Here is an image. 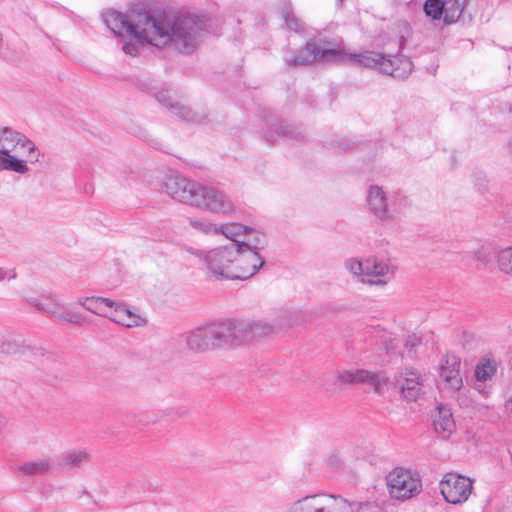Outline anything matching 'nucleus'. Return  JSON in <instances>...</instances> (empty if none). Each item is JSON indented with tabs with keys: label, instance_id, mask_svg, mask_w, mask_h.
<instances>
[{
	"label": "nucleus",
	"instance_id": "nucleus-1",
	"mask_svg": "<svg viewBox=\"0 0 512 512\" xmlns=\"http://www.w3.org/2000/svg\"><path fill=\"white\" fill-rule=\"evenodd\" d=\"M103 20L115 35L128 38L123 40L122 50L132 57L146 44L190 52L206 26L202 18L190 14L139 12L129 19L118 11L109 10L103 14Z\"/></svg>",
	"mask_w": 512,
	"mask_h": 512
},
{
	"label": "nucleus",
	"instance_id": "nucleus-2",
	"mask_svg": "<svg viewBox=\"0 0 512 512\" xmlns=\"http://www.w3.org/2000/svg\"><path fill=\"white\" fill-rule=\"evenodd\" d=\"M345 59L367 68H377L382 73L396 79L407 78L413 70V63L407 57L388 58L383 54L371 51L348 54L341 43L324 39H310L303 49L285 56V62L290 67L306 66L314 61L331 63Z\"/></svg>",
	"mask_w": 512,
	"mask_h": 512
},
{
	"label": "nucleus",
	"instance_id": "nucleus-3",
	"mask_svg": "<svg viewBox=\"0 0 512 512\" xmlns=\"http://www.w3.org/2000/svg\"><path fill=\"white\" fill-rule=\"evenodd\" d=\"M43 154L37 145L23 133L10 127L0 128V172L20 176L30 173V164L39 163Z\"/></svg>",
	"mask_w": 512,
	"mask_h": 512
},
{
	"label": "nucleus",
	"instance_id": "nucleus-4",
	"mask_svg": "<svg viewBox=\"0 0 512 512\" xmlns=\"http://www.w3.org/2000/svg\"><path fill=\"white\" fill-rule=\"evenodd\" d=\"M361 504L350 502L341 495L318 493L293 502L289 512H356Z\"/></svg>",
	"mask_w": 512,
	"mask_h": 512
},
{
	"label": "nucleus",
	"instance_id": "nucleus-5",
	"mask_svg": "<svg viewBox=\"0 0 512 512\" xmlns=\"http://www.w3.org/2000/svg\"><path fill=\"white\" fill-rule=\"evenodd\" d=\"M236 244H226L207 250L203 267L207 275L217 281L233 280Z\"/></svg>",
	"mask_w": 512,
	"mask_h": 512
},
{
	"label": "nucleus",
	"instance_id": "nucleus-6",
	"mask_svg": "<svg viewBox=\"0 0 512 512\" xmlns=\"http://www.w3.org/2000/svg\"><path fill=\"white\" fill-rule=\"evenodd\" d=\"M189 206L211 214H228L233 211V203L223 191L198 182Z\"/></svg>",
	"mask_w": 512,
	"mask_h": 512
},
{
	"label": "nucleus",
	"instance_id": "nucleus-7",
	"mask_svg": "<svg viewBox=\"0 0 512 512\" xmlns=\"http://www.w3.org/2000/svg\"><path fill=\"white\" fill-rule=\"evenodd\" d=\"M387 485L391 497L399 500L409 499L419 494L422 489L418 472L402 467L394 468L388 474Z\"/></svg>",
	"mask_w": 512,
	"mask_h": 512
},
{
	"label": "nucleus",
	"instance_id": "nucleus-8",
	"mask_svg": "<svg viewBox=\"0 0 512 512\" xmlns=\"http://www.w3.org/2000/svg\"><path fill=\"white\" fill-rule=\"evenodd\" d=\"M473 484L474 480L467 476L448 472L441 479L439 488L447 503L459 505L469 499Z\"/></svg>",
	"mask_w": 512,
	"mask_h": 512
},
{
	"label": "nucleus",
	"instance_id": "nucleus-9",
	"mask_svg": "<svg viewBox=\"0 0 512 512\" xmlns=\"http://www.w3.org/2000/svg\"><path fill=\"white\" fill-rule=\"evenodd\" d=\"M259 240L254 245L239 247L236 244L234 256L233 280H245L254 276L263 266L264 260L257 252Z\"/></svg>",
	"mask_w": 512,
	"mask_h": 512
},
{
	"label": "nucleus",
	"instance_id": "nucleus-10",
	"mask_svg": "<svg viewBox=\"0 0 512 512\" xmlns=\"http://www.w3.org/2000/svg\"><path fill=\"white\" fill-rule=\"evenodd\" d=\"M235 345H241L273 334L276 326L265 320H232Z\"/></svg>",
	"mask_w": 512,
	"mask_h": 512
},
{
	"label": "nucleus",
	"instance_id": "nucleus-11",
	"mask_svg": "<svg viewBox=\"0 0 512 512\" xmlns=\"http://www.w3.org/2000/svg\"><path fill=\"white\" fill-rule=\"evenodd\" d=\"M29 303L62 323L81 324L84 320L83 316L71 311L63 299L56 294H49L41 301L31 299Z\"/></svg>",
	"mask_w": 512,
	"mask_h": 512
},
{
	"label": "nucleus",
	"instance_id": "nucleus-12",
	"mask_svg": "<svg viewBox=\"0 0 512 512\" xmlns=\"http://www.w3.org/2000/svg\"><path fill=\"white\" fill-rule=\"evenodd\" d=\"M197 182L188 180L181 174L170 171L165 175L162 189L173 200L189 205Z\"/></svg>",
	"mask_w": 512,
	"mask_h": 512
},
{
	"label": "nucleus",
	"instance_id": "nucleus-13",
	"mask_svg": "<svg viewBox=\"0 0 512 512\" xmlns=\"http://www.w3.org/2000/svg\"><path fill=\"white\" fill-rule=\"evenodd\" d=\"M365 265V285L384 287L395 277L396 266L389 260L369 257Z\"/></svg>",
	"mask_w": 512,
	"mask_h": 512
},
{
	"label": "nucleus",
	"instance_id": "nucleus-14",
	"mask_svg": "<svg viewBox=\"0 0 512 512\" xmlns=\"http://www.w3.org/2000/svg\"><path fill=\"white\" fill-rule=\"evenodd\" d=\"M201 329L207 351L235 345L232 320L212 323Z\"/></svg>",
	"mask_w": 512,
	"mask_h": 512
},
{
	"label": "nucleus",
	"instance_id": "nucleus-15",
	"mask_svg": "<svg viewBox=\"0 0 512 512\" xmlns=\"http://www.w3.org/2000/svg\"><path fill=\"white\" fill-rule=\"evenodd\" d=\"M366 202L368 210L382 221H392L391 211L387 192L379 185H370L367 189Z\"/></svg>",
	"mask_w": 512,
	"mask_h": 512
},
{
	"label": "nucleus",
	"instance_id": "nucleus-16",
	"mask_svg": "<svg viewBox=\"0 0 512 512\" xmlns=\"http://www.w3.org/2000/svg\"><path fill=\"white\" fill-rule=\"evenodd\" d=\"M336 379L338 382L344 384L365 383L377 392L381 391L382 387L386 384V378L384 376L365 369H348L339 371L336 374Z\"/></svg>",
	"mask_w": 512,
	"mask_h": 512
},
{
	"label": "nucleus",
	"instance_id": "nucleus-17",
	"mask_svg": "<svg viewBox=\"0 0 512 512\" xmlns=\"http://www.w3.org/2000/svg\"><path fill=\"white\" fill-rule=\"evenodd\" d=\"M423 376L415 369L407 368L396 377V385L407 400H416L424 386Z\"/></svg>",
	"mask_w": 512,
	"mask_h": 512
},
{
	"label": "nucleus",
	"instance_id": "nucleus-18",
	"mask_svg": "<svg viewBox=\"0 0 512 512\" xmlns=\"http://www.w3.org/2000/svg\"><path fill=\"white\" fill-rule=\"evenodd\" d=\"M217 235H224L230 240L229 244H237L239 247L254 245L255 232L251 228L239 223L217 225Z\"/></svg>",
	"mask_w": 512,
	"mask_h": 512
},
{
	"label": "nucleus",
	"instance_id": "nucleus-19",
	"mask_svg": "<svg viewBox=\"0 0 512 512\" xmlns=\"http://www.w3.org/2000/svg\"><path fill=\"white\" fill-rule=\"evenodd\" d=\"M460 364V359L455 355H448L441 362L440 377L453 391L459 390L463 385Z\"/></svg>",
	"mask_w": 512,
	"mask_h": 512
},
{
	"label": "nucleus",
	"instance_id": "nucleus-20",
	"mask_svg": "<svg viewBox=\"0 0 512 512\" xmlns=\"http://www.w3.org/2000/svg\"><path fill=\"white\" fill-rule=\"evenodd\" d=\"M108 318L117 324L127 328L139 327L145 323V320L138 314L132 312L124 304L113 301Z\"/></svg>",
	"mask_w": 512,
	"mask_h": 512
},
{
	"label": "nucleus",
	"instance_id": "nucleus-21",
	"mask_svg": "<svg viewBox=\"0 0 512 512\" xmlns=\"http://www.w3.org/2000/svg\"><path fill=\"white\" fill-rule=\"evenodd\" d=\"M158 101L169 108L171 112L179 118L186 121H198V115L191 111V109L179 101L174 100L170 91H162L157 94Z\"/></svg>",
	"mask_w": 512,
	"mask_h": 512
},
{
	"label": "nucleus",
	"instance_id": "nucleus-22",
	"mask_svg": "<svg viewBox=\"0 0 512 512\" xmlns=\"http://www.w3.org/2000/svg\"><path fill=\"white\" fill-rule=\"evenodd\" d=\"M433 425L438 434L444 438L448 437L455 429V422L450 409L439 406L433 415Z\"/></svg>",
	"mask_w": 512,
	"mask_h": 512
},
{
	"label": "nucleus",
	"instance_id": "nucleus-23",
	"mask_svg": "<svg viewBox=\"0 0 512 512\" xmlns=\"http://www.w3.org/2000/svg\"><path fill=\"white\" fill-rule=\"evenodd\" d=\"M78 304L87 311L108 318L111 307L113 306V300L103 297H85L80 298Z\"/></svg>",
	"mask_w": 512,
	"mask_h": 512
},
{
	"label": "nucleus",
	"instance_id": "nucleus-24",
	"mask_svg": "<svg viewBox=\"0 0 512 512\" xmlns=\"http://www.w3.org/2000/svg\"><path fill=\"white\" fill-rule=\"evenodd\" d=\"M51 467L49 460L36 459L19 464L15 471L21 476H36L46 473Z\"/></svg>",
	"mask_w": 512,
	"mask_h": 512
},
{
	"label": "nucleus",
	"instance_id": "nucleus-25",
	"mask_svg": "<svg viewBox=\"0 0 512 512\" xmlns=\"http://www.w3.org/2000/svg\"><path fill=\"white\" fill-rule=\"evenodd\" d=\"M467 0H443L444 20L454 23L461 16Z\"/></svg>",
	"mask_w": 512,
	"mask_h": 512
},
{
	"label": "nucleus",
	"instance_id": "nucleus-26",
	"mask_svg": "<svg viewBox=\"0 0 512 512\" xmlns=\"http://www.w3.org/2000/svg\"><path fill=\"white\" fill-rule=\"evenodd\" d=\"M366 259L349 258L344 262L345 269L351 274L352 278L362 284H365Z\"/></svg>",
	"mask_w": 512,
	"mask_h": 512
},
{
	"label": "nucleus",
	"instance_id": "nucleus-27",
	"mask_svg": "<svg viewBox=\"0 0 512 512\" xmlns=\"http://www.w3.org/2000/svg\"><path fill=\"white\" fill-rule=\"evenodd\" d=\"M496 263L500 272L512 278V245L497 251Z\"/></svg>",
	"mask_w": 512,
	"mask_h": 512
},
{
	"label": "nucleus",
	"instance_id": "nucleus-28",
	"mask_svg": "<svg viewBox=\"0 0 512 512\" xmlns=\"http://www.w3.org/2000/svg\"><path fill=\"white\" fill-rule=\"evenodd\" d=\"M186 222L191 229L198 233L204 235H217V224L210 220L188 217Z\"/></svg>",
	"mask_w": 512,
	"mask_h": 512
},
{
	"label": "nucleus",
	"instance_id": "nucleus-29",
	"mask_svg": "<svg viewBox=\"0 0 512 512\" xmlns=\"http://www.w3.org/2000/svg\"><path fill=\"white\" fill-rule=\"evenodd\" d=\"M186 344L193 351H207L201 327L186 334Z\"/></svg>",
	"mask_w": 512,
	"mask_h": 512
},
{
	"label": "nucleus",
	"instance_id": "nucleus-30",
	"mask_svg": "<svg viewBox=\"0 0 512 512\" xmlns=\"http://www.w3.org/2000/svg\"><path fill=\"white\" fill-rule=\"evenodd\" d=\"M88 460V453L84 450H73L63 456L64 465L80 466Z\"/></svg>",
	"mask_w": 512,
	"mask_h": 512
},
{
	"label": "nucleus",
	"instance_id": "nucleus-31",
	"mask_svg": "<svg viewBox=\"0 0 512 512\" xmlns=\"http://www.w3.org/2000/svg\"><path fill=\"white\" fill-rule=\"evenodd\" d=\"M495 254L497 253L495 252V248L492 244H484L475 250L474 258L483 264H488L491 262L492 257Z\"/></svg>",
	"mask_w": 512,
	"mask_h": 512
},
{
	"label": "nucleus",
	"instance_id": "nucleus-32",
	"mask_svg": "<svg viewBox=\"0 0 512 512\" xmlns=\"http://www.w3.org/2000/svg\"><path fill=\"white\" fill-rule=\"evenodd\" d=\"M424 11L432 19H439L444 14L443 0H427L424 4Z\"/></svg>",
	"mask_w": 512,
	"mask_h": 512
},
{
	"label": "nucleus",
	"instance_id": "nucleus-33",
	"mask_svg": "<svg viewBox=\"0 0 512 512\" xmlns=\"http://www.w3.org/2000/svg\"><path fill=\"white\" fill-rule=\"evenodd\" d=\"M495 371V365L492 362L487 361L485 363L479 364L476 367L475 376L479 381H486L491 378Z\"/></svg>",
	"mask_w": 512,
	"mask_h": 512
},
{
	"label": "nucleus",
	"instance_id": "nucleus-34",
	"mask_svg": "<svg viewBox=\"0 0 512 512\" xmlns=\"http://www.w3.org/2000/svg\"><path fill=\"white\" fill-rule=\"evenodd\" d=\"M285 21L290 30L295 32L301 31L302 23L293 13H287L285 16Z\"/></svg>",
	"mask_w": 512,
	"mask_h": 512
},
{
	"label": "nucleus",
	"instance_id": "nucleus-35",
	"mask_svg": "<svg viewBox=\"0 0 512 512\" xmlns=\"http://www.w3.org/2000/svg\"><path fill=\"white\" fill-rule=\"evenodd\" d=\"M421 344V339L417 335H410L407 337L405 342V348L408 353H412Z\"/></svg>",
	"mask_w": 512,
	"mask_h": 512
},
{
	"label": "nucleus",
	"instance_id": "nucleus-36",
	"mask_svg": "<svg viewBox=\"0 0 512 512\" xmlns=\"http://www.w3.org/2000/svg\"><path fill=\"white\" fill-rule=\"evenodd\" d=\"M183 251L198 258L202 264L204 262V259H205L206 253H207V250H201V249L194 248L192 246H186V245L183 247Z\"/></svg>",
	"mask_w": 512,
	"mask_h": 512
},
{
	"label": "nucleus",
	"instance_id": "nucleus-37",
	"mask_svg": "<svg viewBox=\"0 0 512 512\" xmlns=\"http://www.w3.org/2000/svg\"><path fill=\"white\" fill-rule=\"evenodd\" d=\"M7 424L6 418L0 414V431L5 428Z\"/></svg>",
	"mask_w": 512,
	"mask_h": 512
},
{
	"label": "nucleus",
	"instance_id": "nucleus-38",
	"mask_svg": "<svg viewBox=\"0 0 512 512\" xmlns=\"http://www.w3.org/2000/svg\"><path fill=\"white\" fill-rule=\"evenodd\" d=\"M282 130H283V131H282V134H283V135H290V134H291V129H290V127H283V128H282Z\"/></svg>",
	"mask_w": 512,
	"mask_h": 512
},
{
	"label": "nucleus",
	"instance_id": "nucleus-39",
	"mask_svg": "<svg viewBox=\"0 0 512 512\" xmlns=\"http://www.w3.org/2000/svg\"><path fill=\"white\" fill-rule=\"evenodd\" d=\"M6 271H4L2 268H0V281H2L5 278Z\"/></svg>",
	"mask_w": 512,
	"mask_h": 512
},
{
	"label": "nucleus",
	"instance_id": "nucleus-40",
	"mask_svg": "<svg viewBox=\"0 0 512 512\" xmlns=\"http://www.w3.org/2000/svg\"><path fill=\"white\" fill-rule=\"evenodd\" d=\"M15 276H16V275H15V273L10 272V276H9V278H10V279H11V278H15Z\"/></svg>",
	"mask_w": 512,
	"mask_h": 512
},
{
	"label": "nucleus",
	"instance_id": "nucleus-41",
	"mask_svg": "<svg viewBox=\"0 0 512 512\" xmlns=\"http://www.w3.org/2000/svg\"><path fill=\"white\" fill-rule=\"evenodd\" d=\"M510 149H511V151H512V142L510 143Z\"/></svg>",
	"mask_w": 512,
	"mask_h": 512
}]
</instances>
